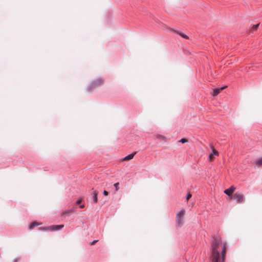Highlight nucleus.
<instances>
[{"mask_svg":"<svg viewBox=\"0 0 262 262\" xmlns=\"http://www.w3.org/2000/svg\"><path fill=\"white\" fill-rule=\"evenodd\" d=\"M228 244L220 236L213 237L211 244L210 259L212 262H224Z\"/></svg>","mask_w":262,"mask_h":262,"instance_id":"1","label":"nucleus"},{"mask_svg":"<svg viewBox=\"0 0 262 262\" xmlns=\"http://www.w3.org/2000/svg\"><path fill=\"white\" fill-rule=\"evenodd\" d=\"M232 198L235 200L238 204L243 203L245 202L244 195L240 192H236L232 196Z\"/></svg>","mask_w":262,"mask_h":262,"instance_id":"2","label":"nucleus"},{"mask_svg":"<svg viewBox=\"0 0 262 262\" xmlns=\"http://www.w3.org/2000/svg\"><path fill=\"white\" fill-rule=\"evenodd\" d=\"M64 227L63 225H52L46 227H40V230L57 231L62 229Z\"/></svg>","mask_w":262,"mask_h":262,"instance_id":"3","label":"nucleus"},{"mask_svg":"<svg viewBox=\"0 0 262 262\" xmlns=\"http://www.w3.org/2000/svg\"><path fill=\"white\" fill-rule=\"evenodd\" d=\"M103 83V80L101 78H98L94 80L90 86V89H93L96 86L101 85Z\"/></svg>","mask_w":262,"mask_h":262,"instance_id":"4","label":"nucleus"},{"mask_svg":"<svg viewBox=\"0 0 262 262\" xmlns=\"http://www.w3.org/2000/svg\"><path fill=\"white\" fill-rule=\"evenodd\" d=\"M212 153L209 155V160L210 161H212L214 159V156H219V152L214 148L213 147H211Z\"/></svg>","mask_w":262,"mask_h":262,"instance_id":"5","label":"nucleus"},{"mask_svg":"<svg viewBox=\"0 0 262 262\" xmlns=\"http://www.w3.org/2000/svg\"><path fill=\"white\" fill-rule=\"evenodd\" d=\"M235 190V187L233 186H231L229 188L225 189L224 193L228 196H232V193Z\"/></svg>","mask_w":262,"mask_h":262,"instance_id":"6","label":"nucleus"},{"mask_svg":"<svg viewBox=\"0 0 262 262\" xmlns=\"http://www.w3.org/2000/svg\"><path fill=\"white\" fill-rule=\"evenodd\" d=\"M176 224L178 227H182L184 224V219L176 216Z\"/></svg>","mask_w":262,"mask_h":262,"instance_id":"7","label":"nucleus"},{"mask_svg":"<svg viewBox=\"0 0 262 262\" xmlns=\"http://www.w3.org/2000/svg\"><path fill=\"white\" fill-rule=\"evenodd\" d=\"M136 152H134L122 159V161H129L133 159L135 155L136 154Z\"/></svg>","mask_w":262,"mask_h":262,"instance_id":"8","label":"nucleus"},{"mask_svg":"<svg viewBox=\"0 0 262 262\" xmlns=\"http://www.w3.org/2000/svg\"><path fill=\"white\" fill-rule=\"evenodd\" d=\"M226 87H227L226 86H225L222 87V88H221L220 89H214L213 91L212 95L213 96H217L222 90L225 89Z\"/></svg>","mask_w":262,"mask_h":262,"instance_id":"9","label":"nucleus"},{"mask_svg":"<svg viewBox=\"0 0 262 262\" xmlns=\"http://www.w3.org/2000/svg\"><path fill=\"white\" fill-rule=\"evenodd\" d=\"M73 212V209H67L62 212L61 215H68Z\"/></svg>","mask_w":262,"mask_h":262,"instance_id":"10","label":"nucleus"},{"mask_svg":"<svg viewBox=\"0 0 262 262\" xmlns=\"http://www.w3.org/2000/svg\"><path fill=\"white\" fill-rule=\"evenodd\" d=\"M173 32L177 33L178 34H179V35H180L181 37H182L184 38L188 39V36L187 35L183 33L182 32H179V31H178L176 30H173Z\"/></svg>","mask_w":262,"mask_h":262,"instance_id":"11","label":"nucleus"},{"mask_svg":"<svg viewBox=\"0 0 262 262\" xmlns=\"http://www.w3.org/2000/svg\"><path fill=\"white\" fill-rule=\"evenodd\" d=\"M185 213V210L184 209H182L179 212L177 213V216L184 219Z\"/></svg>","mask_w":262,"mask_h":262,"instance_id":"12","label":"nucleus"},{"mask_svg":"<svg viewBox=\"0 0 262 262\" xmlns=\"http://www.w3.org/2000/svg\"><path fill=\"white\" fill-rule=\"evenodd\" d=\"M41 223H38L34 221L32 222L29 226V229H32L34 227L41 225Z\"/></svg>","mask_w":262,"mask_h":262,"instance_id":"13","label":"nucleus"},{"mask_svg":"<svg viewBox=\"0 0 262 262\" xmlns=\"http://www.w3.org/2000/svg\"><path fill=\"white\" fill-rule=\"evenodd\" d=\"M98 194V192L97 191H95L93 193V201L95 203H96L98 201V199H97Z\"/></svg>","mask_w":262,"mask_h":262,"instance_id":"14","label":"nucleus"},{"mask_svg":"<svg viewBox=\"0 0 262 262\" xmlns=\"http://www.w3.org/2000/svg\"><path fill=\"white\" fill-rule=\"evenodd\" d=\"M256 164L258 166H260V165H262V158L261 159H258L256 161Z\"/></svg>","mask_w":262,"mask_h":262,"instance_id":"15","label":"nucleus"},{"mask_svg":"<svg viewBox=\"0 0 262 262\" xmlns=\"http://www.w3.org/2000/svg\"><path fill=\"white\" fill-rule=\"evenodd\" d=\"M259 26V24H257L256 25H253L252 28V31H255L257 30L258 27Z\"/></svg>","mask_w":262,"mask_h":262,"instance_id":"16","label":"nucleus"},{"mask_svg":"<svg viewBox=\"0 0 262 262\" xmlns=\"http://www.w3.org/2000/svg\"><path fill=\"white\" fill-rule=\"evenodd\" d=\"M157 138L159 139H160V140H163V139H165V137L162 136V135H158L157 136Z\"/></svg>","mask_w":262,"mask_h":262,"instance_id":"17","label":"nucleus"},{"mask_svg":"<svg viewBox=\"0 0 262 262\" xmlns=\"http://www.w3.org/2000/svg\"><path fill=\"white\" fill-rule=\"evenodd\" d=\"M119 183L118 182V183H116L114 184V186L115 187V189H116V191H118L119 190Z\"/></svg>","mask_w":262,"mask_h":262,"instance_id":"18","label":"nucleus"},{"mask_svg":"<svg viewBox=\"0 0 262 262\" xmlns=\"http://www.w3.org/2000/svg\"><path fill=\"white\" fill-rule=\"evenodd\" d=\"M187 141H188L185 138H183L180 140V142L182 143H185L187 142Z\"/></svg>","mask_w":262,"mask_h":262,"instance_id":"19","label":"nucleus"},{"mask_svg":"<svg viewBox=\"0 0 262 262\" xmlns=\"http://www.w3.org/2000/svg\"><path fill=\"white\" fill-rule=\"evenodd\" d=\"M191 197V194L190 192L188 193V194L186 195V200L188 201Z\"/></svg>","mask_w":262,"mask_h":262,"instance_id":"20","label":"nucleus"},{"mask_svg":"<svg viewBox=\"0 0 262 262\" xmlns=\"http://www.w3.org/2000/svg\"><path fill=\"white\" fill-rule=\"evenodd\" d=\"M81 202H82V199H80L77 201L76 203L77 205H78V204H80L81 203Z\"/></svg>","mask_w":262,"mask_h":262,"instance_id":"21","label":"nucleus"},{"mask_svg":"<svg viewBox=\"0 0 262 262\" xmlns=\"http://www.w3.org/2000/svg\"><path fill=\"white\" fill-rule=\"evenodd\" d=\"M98 241V240H94L91 243V245H94L95 243H96Z\"/></svg>","mask_w":262,"mask_h":262,"instance_id":"22","label":"nucleus"},{"mask_svg":"<svg viewBox=\"0 0 262 262\" xmlns=\"http://www.w3.org/2000/svg\"><path fill=\"white\" fill-rule=\"evenodd\" d=\"M103 195H104L106 196V195H108V192H107V191L104 190V191H103Z\"/></svg>","mask_w":262,"mask_h":262,"instance_id":"23","label":"nucleus"},{"mask_svg":"<svg viewBox=\"0 0 262 262\" xmlns=\"http://www.w3.org/2000/svg\"><path fill=\"white\" fill-rule=\"evenodd\" d=\"M84 207V205L82 204L80 206V208H83Z\"/></svg>","mask_w":262,"mask_h":262,"instance_id":"24","label":"nucleus"}]
</instances>
